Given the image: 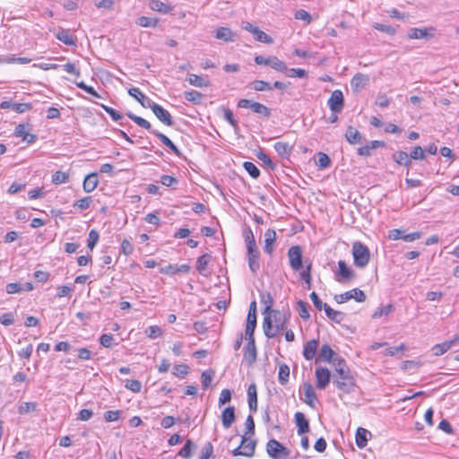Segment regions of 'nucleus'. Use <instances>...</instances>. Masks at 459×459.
Listing matches in <instances>:
<instances>
[{"label": "nucleus", "instance_id": "1", "mask_svg": "<svg viewBox=\"0 0 459 459\" xmlns=\"http://www.w3.org/2000/svg\"><path fill=\"white\" fill-rule=\"evenodd\" d=\"M290 318V312L289 309L286 311L271 310L264 317L263 329L264 335L269 339L276 337L281 331L287 329Z\"/></svg>", "mask_w": 459, "mask_h": 459}, {"label": "nucleus", "instance_id": "2", "mask_svg": "<svg viewBox=\"0 0 459 459\" xmlns=\"http://www.w3.org/2000/svg\"><path fill=\"white\" fill-rule=\"evenodd\" d=\"M353 263L359 268H365L370 259V251L368 247L359 241L352 245Z\"/></svg>", "mask_w": 459, "mask_h": 459}, {"label": "nucleus", "instance_id": "3", "mask_svg": "<svg viewBox=\"0 0 459 459\" xmlns=\"http://www.w3.org/2000/svg\"><path fill=\"white\" fill-rule=\"evenodd\" d=\"M238 107L241 108H249L254 113L264 117H270L271 116V109L268 107L252 100L241 99L238 102Z\"/></svg>", "mask_w": 459, "mask_h": 459}, {"label": "nucleus", "instance_id": "4", "mask_svg": "<svg viewBox=\"0 0 459 459\" xmlns=\"http://www.w3.org/2000/svg\"><path fill=\"white\" fill-rule=\"evenodd\" d=\"M333 384L339 390L346 394L353 392L355 386L354 379L351 376L349 369L343 371V375H334Z\"/></svg>", "mask_w": 459, "mask_h": 459}, {"label": "nucleus", "instance_id": "5", "mask_svg": "<svg viewBox=\"0 0 459 459\" xmlns=\"http://www.w3.org/2000/svg\"><path fill=\"white\" fill-rule=\"evenodd\" d=\"M266 452L273 458L288 457L290 450L276 439H270L266 444Z\"/></svg>", "mask_w": 459, "mask_h": 459}, {"label": "nucleus", "instance_id": "6", "mask_svg": "<svg viewBox=\"0 0 459 459\" xmlns=\"http://www.w3.org/2000/svg\"><path fill=\"white\" fill-rule=\"evenodd\" d=\"M351 299H354L357 302H364L366 300V295L363 290L355 288L344 293L334 296V300L338 304L347 302Z\"/></svg>", "mask_w": 459, "mask_h": 459}, {"label": "nucleus", "instance_id": "7", "mask_svg": "<svg viewBox=\"0 0 459 459\" xmlns=\"http://www.w3.org/2000/svg\"><path fill=\"white\" fill-rule=\"evenodd\" d=\"M290 265L292 270L299 271L303 267L302 248L300 246H292L288 250Z\"/></svg>", "mask_w": 459, "mask_h": 459}, {"label": "nucleus", "instance_id": "8", "mask_svg": "<svg viewBox=\"0 0 459 459\" xmlns=\"http://www.w3.org/2000/svg\"><path fill=\"white\" fill-rule=\"evenodd\" d=\"M31 129L32 126L30 124H19L15 127L14 135L16 137H21L22 141L27 143H33L38 139V136L30 133Z\"/></svg>", "mask_w": 459, "mask_h": 459}, {"label": "nucleus", "instance_id": "9", "mask_svg": "<svg viewBox=\"0 0 459 459\" xmlns=\"http://www.w3.org/2000/svg\"><path fill=\"white\" fill-rule=\"evenodd\" d=\"M247 343L244 347V360L248 366H252L257 357V351L255 342V337H245Z\"/></svg>", "mask_w": 459, "mask_h": 459}, {"label": "nucleus", "instance_id": "10", "mask_svg": "<svg viewBox=\"0 0 459 459\" xmlns=\"http://www.w3.org/2000/svg\"><path fill=\"white\" fill-rule=\"evenodd\" d=\"M327 104L333 113H340L342 110L344 105L343 94L342 91H333L327 101Z\"/></svg>", "mask_w": 459, "mask_h": 459}, {"label": "nucleus", "instance_id": "11", "mask_svg": "<svg viewBox=\"0 0 459 459\" xmlns=\"http://www.w3.org/2000/svg\"><path fill=\"white\" fill-rule=\"evenodd\" d=\"M355 276L354 271L348 266L345 261L340 260L338 262V271L335 273L336 281H350L355 278Z\"/></svg>", "mask_w": 459, "mask_h": 459}, {"label": "nucleus", "instance_id": "12", "mask_svg": "<svg viewBox=\"0 0 459 459\" xmlns=\"http://www.w3.org/2000/svg\"><path fill=\"white\" fill-rule=\"evenodd\" d=\"M259 255L260 252L257 247L247 248L248 267L253 274H256L260 268Z\"/></svg>", "mask_w": 459, "mask_h": 459}, {"label": "nucleus", "instance_id": "13", "mask_svg": "<svg viewBox=\"0 0 459 459\" xmlns=\"http://www.w3.org/2000/svg\"><path fill=\"white\" fill-rule=\"evenodd\" d=\"M153 114L164 125L172 126L174 125V121L170 113L166 110L162 106L157 105L153 107Z\"/></svg>", "mask_w": 459, "mask_h": 459}, {"label": "nucleus", "instance_id": "14", "mask_svg": "<svg viewBox=\"0 0 459 459\" xmlns=\"http://www.w3.org/2000/svg\"><path fill=\"white\" fill-rule=\"evenodd\" d=\"M316 386L319 389H325L331 379L330 371L326 368H317L316 369Z\"/></svg>", "mask_w": 459, "mask_h": 459}, {"label": "nucleus", "instance_id": "15", "mask_svg": "<svg viewBox=\"0 0 459 459\" xmlns=\"http://www.w3.org/2000/svg\"><path fill=\"white\" fill-rule=\"evenodd\" d=\"M295 424L298 428V434L304 435L309 432V422L306 419L305 414L300 411H297L294 415Z\"/></svg>", "mask_w": 459, "mask_h": 459}, {"label": "nucleus", "instance_id": "16", "mask_svg": "<svg viewBox=\"0 0 459 459\" xmlns=\"http://www.w3.org/2000/svg\"><path fill=\"white\" fill-rule=\"evenodd\" d=\"M302 388L305 395L304 402L311 408H315V403L316 401H317V397L313 385L310 383L306 382L303 384Z\"/></svg>", "mask_w": 459, "mask_h": 459}, {"label": "nucleus", "instance_id": "17", "mask_svg": "<svg viewBox=\"0 0 459 459\" xmlns=\"http://www.w3.org/2000/svg\"><path fill=\"white\" fill-rule=\"evenodd\" d=\"M384 146H385V143L382 141H377V140L370 141L369 143H368V144L358 148L357 153L359 156L369 157V156H371L372 150L377 149L379 147H384Z\"/></svg>", "mask_w": 459, "mask_h": 459}, {"label": "nucleus", "instance_id": "18", "mask_svg": "<svg viewBox=\"0 0 459 459\" xmlns=\"http://www.w3.org/2000/svg\"><path fill=\"white\" fill-rule=\"evenodd\" d=\"M459 341V335L455 336L453 340L446 341L442 343H437L433 346L432 351L434 355L441 356L448 350H450Z\"/></svg>", "mask_w": 459, "mask_h": 459}, {"label": "nucleus", "instance_id": "19", "mask_svg": "<svg viewBox=\"0 0 459 459\" xmlns=\"http://www.w3.org/2000/svg\"><path fill=\"white\" fill-rule=\"evenodd\" d=\"M152 134H154L156 137L160 139V141L166 145L176 156L181 158L182 152L178 150V148L173 143V142L166 136L164 134L159 132L158 130H155L152 132Z\"/></svg>", "mask_w": 459, "mask_h": 459}, {"label": "nucleus", "instance_id": "20", "mask_svg": "<svg viewBox=\"0 0 459 459\" xmlns=\"http://www.w3.org/2000/svg\"><path fill=\"white\" fill-rule=\"evenodd\" d=\"M236 420L235 408L229 406L221 413V423L225 429H229Z\"/></svg>", "mask_w": 459, "mask_h": 459}, {"label": "nucleus", "instance_id": "21", "mask_svg": "<svg viewBox=\"0 0 459 459\" xmlns=\"http://www.w3.org/2000/svg\"><path fill=\"white\" fill-rule=\"evenodd\" d=\"M98 185V174L96 172H92L85 177L82 183V188L84 192L91 193L97 188Z\"/></svg>", "mask_w": 459, "mask_h": 459}, {"label": "nucleus", "instance_id": "22", "mask_svg": "<svg viewBox=\"0 0 459 459\" xmlns=\"http://www.w3.org/2000/svg\"><path fill=\"white\" fill-rule=\"evenodd\" d=\"M318 341L316 339L310 340L304 344L303 356L307 360H311L315 358L318 348Z\"/></svg>", "mask_w": 459, "mask_h": 459}, {"label": "nucleus", "instance_id": "23", "mask_svg": "<svg viewBox=\"0 0 459 459\" xmlns=\"http://www.w3.org/2000/svg\"><path fill=\"white\" fill-rule=\"evenodd\" d=\"M247 403L252 412L257 411V389L255 384H251L247 389Z\"/></svg>", "mask_w": 459, "mask_h": 459}, {"label": "nucleus", "instance_id": "24", "mask_svg": "<svg viewBox=\"0 0 459 459\" xmlns=\"http://www.w3.org/2000/svg\"><path fill=\"white\" fill-rule=\"evenodd\" d=\"M276 239V232L272 230L268 229L264 233V253L268 255H272L273 252V243Z\"/></svg>", "mask_w": 459, "mask_h": 459}, {"label": "nucleus", "instance_id": "25", "mask_svg": "<svg viewBox=\"0 0 459 459\" xmlns=\"http://www.w3.org/2000/svg\"><path fill=\"white\" fill-rule=\"evenodd\" d=\"M433 30V28H411L408 31V37L410 39H429L432 37L429 31Z\"/></svg>", "mask_w": 459, "mask_h": 459}, {"label": "nucleus", "instance_id": "26", "mask_svg": "<svg viewBox=\"0 0 459 459\" xmlns=\"http://www.w3.org/2000/svg\"><path fill=\"white\" fill-rule=\"evenodd\" d=\"M369 82L368 75L358 73L351 81V86L354 91H359L364 88Z\"/></svg>", "mask_w": 459, "mask_h": 459}, {"label": "nucleus", "instance_id": "27", "mask_svg": "<svg viewBox=\"0 0 459 459\" xmlns=\"http://www.w3.org/2000/svg\"><path fill=\"white\" fill-rule=\"evenodd\" d=\"M236 34L227 27H220L216 30L215 38L225 42L235 41Z\"/></svg>", "mask_w": 459, "mask_h": 459}, {"label": "nucleus", "instance_id": "28", "mask_svg": "<svg viewBox=\"0 0 459 459\" xmlns=\"http://www.w3.org/2000/svg\"><path fill=\"white\" fill-rule=\"evenodd\" d=\"M56 38L67 46H75L77 39L68 30L62 29L56 34Z\"/></svg>", "mask_w": 459, "mask_h": 459}, {"label": "nucleus", "instance_id": "29", "mask_svg": "<svg viewBox=\"0 0 459 459\" xmlns=\"http://www.w3.org/2000/svg\"><path fill=\"white\" fill-rule=\"evenodd\" d=\"M371 432L364 428H359L356 431L355 440L359 448H364L368 444V437H371Z\"/></svg>", "mask_w": 459, "mask_h": 459}, {"label": "nucleus", "instance_id": "30", "mask_svg": "<svg viewBox=\"0 0 459 459\" xmlns=\"http://www.w3.org/2000/svg\"><path fill=\"white\" fill-rule=\"evenodd\" d=\"M324 311L330 320L337 324H340L345 317V314L343 312L333 309L326 303L324 304Z\"/></svg>", "mask_w": 459, "mask_h": 459}, {"label": "nucleus", "instance_id": "31", "mask_svg": "<svg viewBox=\"0 0 459 459\" xmlns=\"http://www.w3.org/2000/svg\"><path fill=\"white\" fill-rule=\"evenodd\" d=\"M345 138L351 144L360 143L362 141L361 134L351 126L347 127L345 132Z\"/></svg>", "mask_w": 459, "mask_h": 459}, {"label": "nucleus", "instance_id": "32", "mask_svg": "<svg viewBox=\"0 0 459 459\" xmlns=\"http://www.w3.org/2000/svg\"><path fill=\"white\" fill-rule=\"evenodd\" d=\"M334 351L328 344H324L318 353L316 361L331 362L333 359Z\"/></svg>", "mask_w": 459, "mask_h": 459}, {"label": "nucleus", "instance_id": "33", "mask_svg": "<svg viewBox=\"0 0 459 459\" xmlns=\"http://www.w3.org/2000/svg\"><path fill=\"white\" fill-rule=\"evenodd\" d=\"M190 271V266L188 264H169L165 268L160 270V273L165 274H176L178 273H187Z\"/></svg>", "mask_w": 459, "mask_h": 459}, {"label": "nucleus", "instance_id": "34", "mask_svg": "<svg viewBox=\"0 0 459 459\" xmlns=\"http://www.w3.org/2000/svg\"><path fill=\"white\" fill-rule=\"evenodd\" d=\"M149 7L152 11H156L161 13H169L172 11V7L160 0H150Z\"/></svg>", "mask_w": 459, "mask_h": 459}, {"label": "nucleus", "instance_id": "35", "mask_svg": "<svg viewBox=\"0 0 459 459\" xmlns=\"http://www.w3.org/2000/svg\"><path fill=\"white\" fill-rule=\"evenodd\" d=\"M126 116L131 120H133L136 125H138L139 126L148 130L151 134H152V132L155 131V129H153L152 127L151 123L149 121H147L146 119H144V118H143L141 117L136 116V115H134L132 112H127Z\"/></svg>", "mask_w": 459, "mask_h": 459}, {"label": "nucleus", "instance_id": "36", "mask_svg": "<svg viewBox=\"0 0 459 459\" xmlns=\"http://www.w3.org/2000/svg\"><path fill=\"white\" fill-rule=\"evenodd\" d=\"M187 82H189V84L199 88L208 87L210 85V82L208 79L194 74H188Z\"/></svg>", "mask_w": 459, "mask_h": 459}, {"label": "nucleus", "instance_id": "37", "mask_svg": "<svg viewBox=\"0 0 459 459\" xmlns=\"http://www.w3.org/2000/svg\"><path fill=\"white\" fill-rule=\"evenodd\" d=\"M274 150L281 158H288L292 150V146H290L288 143L284 142H277L274 143Z\"/></svg>", "mask_w": 459, "mask_h": 459}, {"label": "nucleus", "instance_id": "38", "mask_svg": "<svg viewBox=\"0 0 459 459\" xmlns=\"http://www.w3.org/2000/svg\"><path fill=\"white\" fill-rule=\"evenodd\" d=\"M159 19L153 17L141 16L137 18L135 23L143 28H155L158 25Z\"/></svg>", "mask_w": 459, "mask_h": 459}, {"label": "nucleus", "instance_id": "39", "mask_svg": "<svg viewBox=\"0 0 459 459\" xmlns=\"http://www.w3.org/2000/svg\"><path fill=\"white\" fill-rule=\"evenodd\" d=\"M249 87L255 91H272L273 86L263 80H255L249 84Z\"/></svg>", "mask_w": 459, "mask_h": 459}, {"label": "nucleus", "instance_id": "40", "mask_svg": "<svg viewBox=\"0 0 459 459\" xmlns=\"http://www.w3.org/2000/svg\"><path fill=\"white\" fill-rule=\"evenodd\" d=\"M255 327H256V316H247L245 337H254V333H255Z\"/></svg>", "mask_w": 459, "mask_h": 459}, {"label": "nucleus", "instance_id": "41", "mask_svg": "<svg viewBox=\"0 0 459 459\" xmlns=\"http://www.w3.org/2000/svg\"><path fill=\"white\" fill-rule=\"evenodd\" d=\"M185 100L194 104H200L202 102L203 95L197 91L191 90L184 92Z\"/></svg>", "mask_w": 459, "mask_h": 459}, {"label": "nucleus", "instance_id": "42", "mask_svg": "<svg viewBox=\"0 0 459 459\" xmlns=\"http://www.w3.org/2000/svg\"><path fill=\"white\" fill-rule=\"evenodd\" d=\"M270 67L281 73H285L287 71V65L275 56H271Z\"/></svg>", "mask_w": 459, "mask_h": 459}, {"label": "nucleus", "instance_id": "43", "mask_svg": "<svg viewBox=\"0 0 459 459\" xmlns=\"http://www.w3.org/2000/svg\"><path fill=\"white\" fill-rule=\"evenodd\" d=\"M91 204H92V197L85 196L82 199L75 201L73 204V207L79 209V210H87L91 207Z\"/></svg>", "mask_w": 459, "mask_h": 459}, {"label": "nucleus", "instance_id": "44", "mask_svg": "<svg viewBox=\"0 0 459 459\" xmlns=\"http://www.w3.org/2000/svg\"><path fill=\"white\" fill-rule=\"evenodd\" d=\"M255 39L259 42L266 43V44H272L273 43V39L271 36L266 34L265 32L259 30L257 27L256 30L254 31Z\"/></svg>", "mask_w": 459, "mask_h": 459}, {"label": "nucleus", "instance_id": "45", "mask_svg": "<svg viewBox=\"0 0 459 459\" xmlns=\"http://www.w3.org/2000/svg\"><path fill=\"white\" fill-rule=\"evenodd\" d=\"M211 259V255L204 254L199 256L196 261V269L200 273H203L206 270V266L209 264Z\"/></svg>", "mask_w": 459, "mask_h": 459}, {"label": "nucleus", "instance_id": "46", "mask_svg": "<svg viewBox=\"0 0 459 459\" xmlns=\"http://www.w3.org/2000/svg\"><path fill=\"white\" fill-rule=\"evenodd\" d=\"M243 168L250 175V177L253 178H257L260 176V170L251 161H245L243 163Z\"/></svg>", "mask_w": 459, "mask_h": 459}, {"label": "nucleus", "instance_id": "47", "mask_svg": "<svg viewBox=\"0 0 459 459\" xmlns=\"http://www.w3.org/2000/svg\"><path fill=\"white\" fill-rule=\"evenodd\" d=\"M290 368L283 364L279 368L278 379L280 384L285 385L289 381Z\"/></svg>", "mask_w": 459, "mask_h": 459}, {"label": "nucleus", "instance_id": "48", "mask_svg": "<svg viewBox=\"0 0 459 459\" xmlns=\"http://www.w3.org/2000/svg\"><path fill=\"white\" fill-rule=\"evenodd\" d=\"M37 409V403L31 402H25L20 404L18 407V413L21 415L27 414L30 411H34Z\"/></svg>", "mask_w": 459, "mask_h": 459}, {"label": "nucleus", "instance_id": "49", "mask_svg": "<svg viewBox=\"0 0 459 459\" xmlns=\"http://www.w3.org/2000/svg\"><path fill=\"white\" fill-rule=\"evenodd\" d=\"M193 447H195L194 443L190 439H187L186 442L185 443L184 446L180 449V451L178 452V455L184 458H190L192 455L191 451H192Z\"/></svg>", "mask_w": 459, "mask_h": 459}, {"label": "nucleus", "instance_id": "50", "mask_svg": "<svg viewBox=\"0 0 459 459\" xmlns=\"http://www.w3.org/2000/svg\"><path fill=\"white\" fill-rule=\"evenodd\" d=\"M256 446V441L255 440H250L247 444L245 443L243 445V456L246 457H252L255 455Z\"/></svg>", "mask_w": 459, "mask_h": 459}, {"label": "nucleus", "instance_id": "51", "mask_svg": "<svg viewBox=\"0 0 459 459\" xmlns=\"http://www.w3.org/2000/svg\"><path fill=\"white\" fill-rule=\"evenodd\" d=\"M213 376H214L213 370H205L202 373L201 381H202V385H203L204 389H207L210 386Z\"/></svg>", "mask_w": 459, "mask_h": 459}, {"label": "nucleus", "instance_id": "52", "mask_svg": "<svg viewBox=\"0 0 459 459\" xmlns=\"http://www.w3.org/2000/svg\"><path fill=\"white\" fill-rule=\"evenodd\" d=\"M316 164L320 169H326L331 164V160L329 156L324 152H318L317 154V160L316 161Z\"/></svg>", "mask_w": 459, "mask_h": 459}, {"label": "nucleus", "instance_id": "53", "mask_svg": "<svg viewBox=\"0 0 459 459\" xmlns=\"http://www.w3.org/2000/svg\"><path fill=\"white\" fill-rule=\"evenodd\" d=\"M392 158L394 161H395L398 165H402L408 160L410 158V154L403 151H397L393 155Z\"/></svg>", "mask_w": 459, "mask_h": 459}, {"label": "nucleus", "instance_id": "54", "mask_svg": "<svg viewBox=\"0 0 459 459\" xmlns=\"http://www.w3.org/2000/svg\"><path fill=\"white\" fill-rule=\"evenodd\" d=\"M334 364L335 372L337 375H343V371L348 370L346 368V361L342 358H335L332 360Z\"/></svg>", "mask_w": 459, "mask_h": 459}, {"label": "nucleus", "instance_id": "55", "mask_svg": "<svg viewBox=\"0 0 459 459\" xmlns=\"http://www.w3.org/2000/svg\"><path fill=\"white\" fill-rule=\"evenodd\" d=\"M100 238L99 232L96 230H91L89 232L87 247L91 251L93 250Z\"/></svg>", "mask_w": 459, "mask_h": 459}, {"label": "nucleus", "instance_id": "56", "mask_svg": "<svg viewBox=\"0 0 459 459\" xmlns=\"http://www.w3.org/2000/svg\"><path fill=\"white\" fill-rule=\"evenodd\" d=\"M68 179V174L63 171H56L52 176V183L60 185L65 183Z\"/></svg>", "mask_w": 459, "mask_h": 459}, {"label": "nucleus", "instance_id": "57", "mask_svg": "<svg viewBox=\"0 0 459 459\" xmlns=\"http://www.w3.org/2000/svg\"><path fill=\"white\" fill-rule=\"evenodd\" d=\"M393 311V306L392 305H386L378 307L374 314L372 315L373 318H379L383 316H387Z\"/></svg>", "mask_w": 459, "mask_h": 459}, {"label": "nucleus", "instance_id": "58", "mask_svg": "<svg viewBox=\"0 0 459 459\" xmlns=\"http://www.w3.org/2000/svg\"><path fill=\"white\" fill-rule=\"evenodd\" d=\"M100 106L111 117V118L114 121L118 122L123 119L122 115L117 110L114 109L113 108H110L104 104H100Z\"/></svg>", "mask_w": 459, "mask_h": 459}, {"label": "nucleus", "instance_id": "59", "mask_svg": "<svg viewBox=\"0 0 459 459\" xmlns=\"http://www.w3.org/2000/svg\"><path fill=\"white\" fill-rule=\"evenodd\" d=\"M147 336L151 339H156L162 334V330L158 325H151L145 331Z\"/></svg>", "mask_w": 459, "mask_h": 459}, {"label": "nucleus", "instance_id": "60", "mask_svg": "<svg viewBox=\"0 0 459 459\" xmlns=\"http://www.w3.org/2000/svg\"><path fill=\"white\" fill-rule=\"evenodd\" d=\"M299 306V315L302 319H308L310 317L308 309H307V303L302 300L298 301Z\"/></svg>", "mask_w": 459, "mask_h": 459}, {"label": "nucleus", "instance_id": "61", "mask_svg": "<svg viewBox=\"0 0 459 459\" xmlns=\"http://www.w3.org/2000/svg\"><path fill=\"white\" fill-rule=\"evenodd\" d=\"M373 27L378 30V31H381V32H384V33H386L388 35H394L395 32H396V30L390 26V25H386V24H382V23H375L373 25Z\"/></svg>", "mask_w": 459, "mask_h": 459}, {"label": "nucleus", "instance_id": "62", "mask_svg": "<svg viewBox=\"0 0 459 459\" xmlns=\"http://www.w3.org/2000/svg\"><path fill=\"white\" fill-rule=\"evenodd\" d=\"M125 385L127 389L134 393H139L142 388L141 382L134 379H127Z\"/></svg>", "mask_w": 459, "mask_h": 459}, {"label": "nucleus", "instance_id": "63", "mask_svg": "<svg viewBox=\"0 0 459 459\" xmlns=\"http://www.w3.org/2000/svg\"><path fill=\"white\" fill-rule=\"evenodd\" d=\"M213 453V446L210 442H207L202 448L199 459H209Z\"/></svg>", "mask_w": 459, "mask_h": 459}, {"label": "nucleus", "instance_id": "64", "mask_svg": "<svg viewBox=\"0 0 459 459\" xmlns=\"http://www.w3.org/2000/svg\"><path fill=\"white\" fill-rule=\"evenodd\" d=\"M410 157L412 160H424L425 151L420 146H415L410 153Z\"/></svg>", "mask_w": 459, "mask_h": 459}]
</instances>
